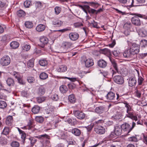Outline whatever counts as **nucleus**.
I'll use <instances>...</instances> for the list:
<instances>
[{
  "label": "nucleus",
  "instance_id": "nucleus-1",
  "mask_svg": "<svg viewBox=\"0 0 147 147\" xmlns=\"http://www.w3.org/2000/svg\"><path fill=\"white\" fill-rule=\"evenodd\" d=\"M140 51L139 46L136 43H133L130 48H128L123 52V55L124 57L131 60L136 57L137 54Z\"/></svg>",
  "mask_w": 147,
  "mask_h": 147
},
{
  "label": "nucleus",
  "instance_id": "nucleus-2",
  "mask_svg": "<svg viewBox=\"0 0 147 147\" xmlns=\"http://www.w3.org/2000/svg\"><path fill=\"white\" fill-rule=\"evenodd\" d=\"M19 134L21 135V140L22 144L26 143V141H29L30 145L33 146L35 144L37 140L36 139L33 138H26V133L20 129L19 128H18Z\"/></svg>",
  "mask_w": 147,
  "mask_h": 147
},
{
  "label": "nucleus",
  "instance_id": "nucleus-3",
  "mask_svg": "<svg viewBox=\"0 0 147 147\" xmlns=\"http://www.w3.org/2000/svg\"><path fill=\"white\" fill-rule=\"evenodd\" d=\"M134 15L135 16L132 18L131 22L132 24L135 26H139L141 25V21L139 17L147 19V16L138 13H134Z\"/></svg>",
  "mask_w": 147,
  "mask_h": 147
},
{
  "label": "nucleus",
  "instance_id": "nucleus-4",
  "mask_svg": "<svg viewBox=\"0 0 147 147\" xmlns=\"http://www.w3.org/2000/svg\"><path fill=\"white\" fill-rule=\"evenodd\" d=\"M136 125V123L133 122L132 123V126L126 123H125L121 125V128L123 131L126 132L127 134H128L134 127Z\"/></svg>",
  "mask_w": 147,
  "mask_h": 147
},
{
  "label": "nucleus",
  "instance_id": "nucleus-5",
  "mask_svg": "<svg viewBox=\"0 0 147 147\" xmlns=\"http://www.w3.org/2000/svg\"><path fill=\"white\" fill-rule=\"evenodd\" d=\"M35 126V125L34 124L33 120L32 119H30L28 122L27 125L21 128L24 129L30 130L32 132H34L36 130V129L34 128Z\"/></svg>",
  "mask_w": 147,
  "mask_h": 147
},
{
  "label": "nucleus",
  "instance_id": "nucleus-6",
  "mask_svg": "<svg viewBox=\"0 0 147 147\" xmlns=\"http://www.w3.org/2000/svg\"><path fill=\"white\" fill-rule=\"evenodd\" d=\"M117 97L115 98V94L111 91L108 92L107 94L105 96L107 100L108 101H115L117 100L118 101L119 99V97L120 96L119 94L117 93Z\"/></svg>",
  "mask_w": 147,
  "mask_h": 147
},
{
  "label": "nucleus",
  "instance_id": "nucleus-7",
  "mask_svg": "<svg viewBox=\"0 0 147 147\" xmlns=\"http://www.w3.org/2000/svg\"><path fill=\"white\" fill-rule=\"evenodd\" d=\"M48 108L47 109V114L49 115V117L47 116V122L50 123V120L52 121L53 119V117L52 115L53 114L54 107L51 105L48 106Z\"/></svg>",
  "mask_w": 147,
  "mask_h": 147
},
{
  "label": "nucleus",
  "instance_id": "nucleus-8",
  "mask_svg": "<svg viewBox=\"0 0 147 147\" xmlns=\"http://www.w3.org/2000/svg\"><path fill=\"white\" fill-rule=\"evenodd\" d=\"M73 43L71 42L64 41L62 44L61 49H64V50L61 51L62 53H65L67 52V49L72 47Z\"/></svg>",
  "mask_w": 147,
  "mask_h": 147
},
{
  "label": "nucleus",
  "instance_id": "nucleus-9",
  "mask_svg": "<svg viewBox=\"0 0 147 147\" xmlns=\"http://www.w3.org/2000/svg\"><path fill=\"white\" fill-rule=\"evenodd\" d=\"M10 62V57L7 55L3 56L1 59L0 64L3 66L8 65Z\"/></svg>",
  "mask_w": 147,
  "mask_h": 147
},
{
  "label": "nucleus",
  "instance_id": "nucleus-10",
  "mask_svg": "<svg viewBox=\"0 0 147 147\" xmlns=\"http://www.w3.org/2000/svg\"><path fill=\"white\" fill-rule=\"evenodd\" d=\"M73 113L75 116L79 119H83L86 116V114L83 112L79 110L74 111Z\"/></svg>",
  "mask_w": 147,
  "mask_h": 147
},
{
  "label": "nucleus",
  "instance_id": "nucleus-11",
  "mask_svg": "<svg viewBox=\"0 0 147 147\" xmlns=\"http://www.w3.org/2000/svg\"><path fill=\"white\" fill-rule=\"evenodd\" d=\"M115 82L119 84H122L124 83L123 78L121 75H117L113 77Z\"/></svg>",
  "mask_w": 147,
  "mask_h": 147
},
{
  "label": "nucleus",
  "instance_id": "nucleus-12",
  "mask_svg": "<svg viewBox=\"0 0 147 147\" xmlns=\"http://www.w3.org/2000/svg\"><path fill=\"white\" fill-rule=\"evenodd\" d=\"M94 131L96 133L99 134H102L105 132V128L101 125L94 126Z\"/></svg>",
  "mask_w": 147,
  "mask_h": 147
},
{
  "label": "nucleus",
  "instance_id": "nucleus-13",
  "mask_svg": "<svg viewBox=\"0 0 147 147\" xmlns=\"http://www.w3.org/2000/svg\"><path fill=\"white\" fill-rule=\"evenodd\" d=\"M70 39L73 41L77 40L79 37V34L76 32H71L69 34Z\"/></svg>",
  "mask_w": 147,
  "mask_h": 147
},
{
  "label": "nucleus",
  "instance_id": "nucleus-14",
  "mask_svg": "<svg viewBox=\"0 0 147 147\" xmlns=\"http://www.w3.org/2000/svg\"><path fill=\"white\" fill-rule=\"evenodd\" d=\"M128 83L129 86L130 87L135 86L137 84V80L135 76H131L128 79Z\"/></svg>",
  "mask_w": 147,
  "mask_h": 147
},
{
  "label": "nucleus",
  "instance_id": "nucleus-15",
  "mask_svg": "<svg viewBox=\"0 0 147 147\" xmlns=\"http://www.w3.org/2000/svg\"><path fill=\"white\" fill-rule=\"evenodd\" d=\"M36 138H38L40 140V142L42 144V146H46V134L37 136Z\"/></svg>",
  "mask_w": 147,
  "mask_h": 147
},
{
  "label": "nucleus",
  "instance_id": "nucleus-16",
  "mask_svg": "<svg viewBox=\"0 0 147 147\" xmlns=\"http://www.w3.org/2000/svg\"><path fill=\"white\" fill-rule=\"evenodd\" d=\"M106 110V107L105 106H101L96 107L95 109V112L99 114L102 113Z\"/></svg>",
  "mask_w": 147,
  "mask_h": 147
},
{
  "label": "nucleus",
  "instance_id": "nucleus-17",
  "mask_svg": "<svg viewBox=\"0 0 147 147\" xmlns=\"http://www.w3.org/2000/svg\"><path fill=\"white\" fill-rule=\"evenodd\" d=\"M134 110L133 111H131L128 113H126L125 117H128L130 118L131 119L134 120L135 121L138 120V118L137 116L134 115Z\"/></svg>",
  "mask_w": 147,
  "mask_h": 147
},
{
  "label": "nucleus",
  "instance_id": "nucleus-18",
  "mask_svg": "<svg viewBox=\"0 0 147 147\" xmlns=\"http://www.w3.org/2000/svg\"><path fill=\"white\" fill-rule=\"evenodd\" d=\"M123 131L121 125H119L118 124H116L115 126V132L117 136L120 135Z\"/></svg>",
  "mask_w": 147,
  "mask_h": 147
},
{
  "label": "nucleus",
  "instance_id": "nucleus-19",
  "mask_svg": "<svg viewBox=\"0 0 147 147\" xmlns=\"http://www.w3.org/2000/svg\"><path fill=\"white\" fill-rule=\"evenodd\" d=\"M84 62L85 64V66L87 68L90 67L94 65V60L91 58H88Z\"/></svg>",
  "mask_w": 147,
  "mask_h": 147
},
{
  "label": "nucleus",
  "instance_id": "nucleus-20",
  "mask_svg": "<svg viewBox=\"0 0 147 147\" xmlns=\"http://www.w3.org/2000/svg\"><path fill=\"white\" fill-rule=\"evenodd\" d=\"M97 63L98 66L101 68H105L107 65V62L102 59L99 60L98 61Z\"/></svg>",
  "mask_w": 147,
  "mask_h": 147
},
{
  "label": "nucleus",
  "instance_id": "nucleus-21",
  "mask_svg": "<svg viewBox=\"0 0 147 147\" xmlns=\"http://www.w3.org/2000/svg\"><path fill=\"white\" fill-rule=\"evenodd\" d=\"M68 100L69 102L71 104H74L77 102L76 98L74 94H71L68 96Z\"/></svg>",
  "mask_w": 147,
  "mask_h": 147
},
{
  "label": "nucleus",
  "instance_id": "nucleus-22",
  "mask_svg": "<svg viewBox=\"0 0 147 147\" xmlns=\"http://www.w3.org/2000/svg\"><path fill=\"white\" fill-rule=\"evenodd\" d=\"M100 51L102 54L109 57V59L110 57H111V55L112 52L108 49L105 48L103 49H100Z\"/></svg>",
  "mask_w": 147,
  "mask_h": 147
},
{
  "label": "nucleus",
  "instance_id": "nucleus-23",
  "mask_svg": "<svg viewBox=\"0 0 147 147\" xmlns=\"http://www.w3.org/2000/svg\"><path fill=\"white\" fill-rule=\"evenodd\" d=\"M40 40L41 43L40 46L42 48V50H45L44 48L45 46V44H46V37L44 36H42L40 38Z\"/></svg>",
  "mask_w": 147,
  "mask_h": 147
},
{
  "label": "nucleus",
  "instance_id": "nucleus-24",
  "mask_svg": "<svg viewBox=\"0 0 147 147\" xmlns=\"http://www.w3.org/2000/svg\"><path fill=\"white\" fill-rule=\"evenodd\" d=\"M13 121V119L12 116L9 115L6 118V123L8 126H11L12 124Z\"/></svg>",
  "mask_w": 147,
  "mask_h": 147
},
{
  "label": "nucleus",
  "instance_id": "nucleus-25",
  "mask_svg": "<svg viewBox=\"0 0 147 147\" xmlns=\"http://www.w3.org/2000/svg\"><path fill=\"white\" fill-rule=\"evenodd\" d=\"M72 134L76 136H79L81 134V131L77 128L73 129L71 131Z\"/></svg>",
  "mask_w": 147,
  "mask_h": 147
},
{
  "label": "nucleus",
  "instance_id": "nucleus-26",
  "mask_svg": "<svg viewBox=\"0 0 147 147\" xmlns=\"http://www.w3.org/2000/svg\"><path fill=\"white\" fill-rule=\"evenodd\" d=\"M123 103L125 105V107L126 109V112L127 113H128L131 111H133V109L132 108V106H131L127 102L125 101Z\"/></svg>",
  "mask_w": 147,
  "mask_h": 147
},
{
  "label": "nucleus",
  "instance_id": "nucleus-27",
  "mask_svg": "<svg viewBox=\"0 0 147 147\" xmlns=\"http://www.w3.org/2000/svg\"><path fill=\"white\" fill-rule=\"evenodd\" d=\"M6 82L8 86L10 87H12L15 84L14 80L11 78H8L6 81Z\"/></svg>",
  "mask_w": 147,
  "mask_h": 147
},
{
  "label": "nucleus",
  "instance_id": "nucleus-28",
  "mask_svg": "<svg viewBox=\"0 0 147 147\" xmlns=\"http://www.w3.org/2000/svg\"><path fill=\"white\" fill-rule=\"evenodd\" d=\"M109 59L111 62L115 70H116V71H118L119 69L118 67L117 64L115 60L112 57H110Z\"/></svg>",
  "mask_w": 147,
  "mask_h": 147
},
{
  "label": "nucleus",
  "instance_id": "nucleus-29",
  "mask_svg": "<svg viewBox=\"0 0 147 147\" xmlns=\"http://www.w3.org/2000/svg\"><path fill=\"white\" fill-rule=\"evenodd\" d=\"M22 50L23 52L28 51L31 48L29 45L24 43L21 45Z\"/></svg>",
  "mask_w": 147,
  "mask_h": 147
},
{
  "label": "nucleus",
  "instance_id": "nucleus-30",
  "mask_svg": "<svg viewBox=\"0 0 147 147\" xmlns=\"http://www.w3.org/2000/svg\"><path fill=\"white\" fill-rule=\"evenodd\" d=\"M67 67L64 65L59 66L57 68V71L59 72H63L67 70Z\"/></svg>",
  "mask_w": 147,
  "mask_h": 147
},
{
  "label": "nucleus",
  "instance_id": "nucleus-31",
  "mask_svg": "<svg viewBox=\"0 0 147 147\" xmlns=\"http://www.w3.org/2000/svg\"><path fill=\"white\" fill-rule=\"evenodd\" d=\"M66 121L71 125L74 126L77 124L78 121L76 119L68 118Z\"/></svg>",
  "mask_w": 147,
  "mask_h": 147
},
{
  "label": "nucleus",
  "instance_id": "nucleus-32",
  "mask_svg": "<svg viewBox=\"0 0 147 147\" xmlns=\"http://www.w3.org/2000/svg\"><path fill=\"white\" fill-rule=\"evenodd\" d=\"M52 22L53 24L54 25L55 27H60L63 23V22L61 20L57 19L54 20Z\"/></svg>",
  "mask_w": 147,
  "mask_h": 147
},
{
  "label": "nucleus",
  "instance_id": "nucleus-33",
  "mask_svg": "<svg viewBox=\"0 0 147 147\" xmlns=\"http://www.w3.org/2000/svg\"><path fill=\"white\" fill-rule=\"evenodd\" d=\"M139 34L142 37H145L147 36V31L144 29H140L139 30Z\"/></svg>",
  "mask_w": 147,
  "mask_h": 147
},
{
  "label": "nucleus",
  "instance_id": "nucleus-34",
  "mask_svg": "<svg viewBox=\"0 0 147 147\" xmlns=\"http://www.w3.org/2000/svg\"><path fill=\"white\" fill-rule=\"evenodd\" d=\"M10 45L12 49H15L19 47V44L18 42L13 41L11 42Z\"/></svg>",
  "mask_w": 147,
  "mask_h": 147
},
{
  "label": "nucleus",
  "instance_id": "nucleus-35",
  "mask_svg": "<svg viewBox=\"0 0 147 147\" xmlns=\"http://www.w3.org/2000/svg\"><path fill=\"white\" fill-rule=\"evenodd\" d=\"M82 3L84 4H87L94 8H97L98 7L99 5L97 3H95L93 2H87L86 1H84L82 2Z\"/></svg>",
  "mask_w": 147,
  "mask_h": 147
},
{
  "label": "nucleus",
  "instance_id": "nucleus-36",
  "mask_svg": "<svg viewBox=\"0 0 147 147\" xmlns=\"http://www.w3.org/2000/svg\"><path fill=\"white\" fill-rule=\"evenodd\" d=\"M40 110V107L36 105L34 106L32 109V112L35 114L38 113Z\"/></svg>",
  "mask_w": 147,
  "mask_h": 147
},
{
  "label": "nucleus",
  "instance_id": "nucleus-37",
  "mask_svg": "<svg viewBox=\"0 0 147 147\" xmlns=\"http://www.w3.org/2000/svg\"><path fill=\"white\" fill-rule=\"evenodd\" d=\"M45 28V26L43 24L38 25L36 28V30L39 32L43 31Z\"/></svg>",
  "mask_w": 147,
  "mask_h": 147
},
{
  "label": "nucleus",
  "instance_id": "nucleus-38",
  "mask_svg": "<svg viewBox=\"0 0 147 147\" xmlns=\"http://www.w3.org/2000/svg\"><path fill=\"white\" fill-rule=\"evenodd\" d=\"M68 88L67 87L64 85H62L60 86L59 90L62 93H66L68 91Z\"/></svg>",
  "mask_w": 147,
  "mask_h": 147
},
{
  "label": "nucleus",
  "instance_id": "nucleus-39",
  "mask_svg": "<svg viewBox=\"0 0 147 147\" xmlns=\"http://www.w3.org/2000/svg\"><path fill=\"white\" fill-rule=\"evenodd\" d=\"M138 45L142 47H145L147 46V40L143 39L140 42V45Z\"/></svg>",
  "mask_w": 147,
  "mask_h": 147
},
{
  "label": "nucleus",
  "instance_id": "nucleus-40",
  "mask_svg": "<svg viewBox=\"0 0 147 147\" xmlns=\"http://www.w3.org/2000/svg\"><path fill=\"white\" fill-rule=\"evenodd\" d=\"M132 25L130 22H127L125 23L123 25V28L124 30H130Z\"/></svg>",
  "mask_w": 147,
  "mask_h": 147
},
{
  "label": "nucleus",
  "instance_id": "nucleus-41",
  "mask_svg": "<svg viewBox=\"0 0 147 147\" xmlns=\"http://www.w3.org/2000/svg\"><path fill=\"white\" fill-rule=\"evenodd\" d=\"M26 14L25 11L21 9L18 10L17 12V15L20 17H24L26 15Z\"/></svg>",
  "mask_w": 147,
  "mask_h": 147
},
{
  "label": "nucleus",
  "instance_id": "nucleus-42",
  "mask_svg": "<svg viewBox=\"0 0 147 147\" xmlns=\"http://www.w3.org/2000/svg\"><path fill=\"white\" fill-rule=\"evenodd\" d=\"M25 26L27 28H31L33 26V24L31 22L27 21L25 22Z\"/></svg>",
  "mask_w": 147,
  "mask_h": 147
},
{
  "label": "nucleus",
  "instance_id": "nucleus-43",
  "mask_svg": "<svg viewBox=\"0 0 147 147\" xmlns=\"http://www.w3.org/2000/svg\"><path fill=\"white\" fill-rule=\"evenodd\" d=\"M21 95L24 97H28L30 95V93L27 90H23L21 92Z\"/></svg>",
  "mask_w": 147,
  "mask_h": 147
},
{
  "label": "nucleus",
  "instance_id": "nucleus-44",
  "mask_svg": "<svg viewBox=\"0 0 147 147\" xmlns=\"http://www.w3.org/2000/svg\"><path fill=\"white\" fill-rule=\"evenodd\" d=\"M34 59L33 58L30 59L27 63V66L28 67L32 68L34 65Z\"/></svg>",
  "mask_w": 147,
  "mask_h": 147
},
{
  "label": "nucleus",
  "instance_id": "nucleus-45",
  "mask_svg": "<svg viewBox=\"0 0 147 147\" xmlns=\"http://www.w3.org/2000/svg\"><path fill=\"white\" fill-rule=\"evenodd\" d=\"M88 24L90 26H92L93 28H100L98 26L97 23L94 20H93V21L91 23L88 22Z\"/></svg>",
  "mask_w": 147,
  "mask_h": 147
},
{
  "label": "nucleus",
  "instance_id": "nucleus-46",
  "mask_svg": "<svg viewBox=\"0 0 147 147\" xmlns=\"http://www.w3.org/2000/svg\"><path fill=\"white\" fill-rule=\"evenodd\" d=\"M7 143V139L4 137H0V144L2 145H6Z\"/></svg>",
  "mask_w": 147,
  "mask_h": 147
},
{
  "label": "nucleus",
  "instance_id": "nucleus-47",
  "mask_svg": "<svg viewBox=\"0 0 147 147\" xmlns=\"http://www.w3.org/2000/svg\"><path fill=\"white\" fill-rule=\"evenodd\" d=\"M38 94L40 96L44 94L45 92V90L42 86L40 87L38 89Z\"/></svg>",
  "mask_w": 147,
  "mask_h": 147
},
{
  "label": "nucleus",
  "instance_id": "nucleus-48",
  "mask_svg": "<svg viewBox=\"0 0 147 147\" xmlns=\"http://www.w3.org/2000/svg\"><path fill=\"white\" fill-rule=\"evenodd\" d=\"M35 120L37 122L40 123H42L43 122L44 119L41 116H36L35 117Z\"/></svg>",
  "mask_w": 147,
  "mask_h": 147
},
{
  "label": "nucleus",
  "instance_id": "nucleus-49",
  "mask_svg": "<svg viewBox=\"0 0 147 147\" xmlns=\"http://www.w3.org/2000/svg\"><path fill=\"white\" fill-rule=\"evenodd\" d=\"M7 105L5 102L3 100H0V108L4 109L6 108Z\"/></svg>",
  "mask_w": 147,
  "mask_h": 147
},
{
  "label": "nucleus",
  "instance_id": "nucleus-50",
  "mask_svg": "<svg viewBox=\"0 0 147 147\" xmlns=\"http://www.w3.org/2000/svg\"><path fill=\"white\" fill-rule=\"evenodd\" d=\"M122 114L119 112H118L115 115L113 116V118L114 119L117 120L122 119Z\"/></svg>",
  "mask_w": 147,
  "mask_h": 147
},
{
  "label": "nucleus",
  "instance_id": "nucleus-51",
  "mask_svg": "<svg viewBox=\"0 0 147 147\" xmlns=\"http://www.w3.org/2000/svg\"><path fill=\"white\" fill-rule=\"evenodd\" d=\"M144 80V79L141 76H138V85H142Z\"/></svg>",
  "mask_w": 147,
  "mask_h": 147
},
{
  "label": "nucleus",
  "instance_id": "nucleus-52",
  "mask_svg": "<svg viewBox=\"0 0 147 147\" xmlns=\"http://www.w3.org/2000/svg\"><path fill=\"white\" fill-rule=\"evenodd\" d=\"M104 122V120L102 119H101L95 121V122H94L93 123L94 125V126H98L99 125H101L100 124Z\"/></svg>",
  "mask_w": 147,
  "mask_h": 147
},
{
  "label": "nucleus",
  "instance_id": "nucleus-53",
  "mask_svg": "<svg viewBox=\"0 0 147 147\" xmlns=\"http://www.w3.org/2000/svg\"><path fill=\"white\" fill-rule=\"evenodd\" d=\"M24 5L25 7L28 8L32 5V3L30 1L26 0L24 3Z\"/></svg>",
  "mask_w": 147,
  "mask_h": 147
},
{
  "label": "nucleus",
  "instance_id": "nucleus-54",
  "mask_svg": "<svg viewBox=\"0 0 147 147\" xmlns=\"http://www.w3.org/2000/svg\"><path fill=\"white\" fill-rule=\"evenodd\" d=\"M137 4L138 6L144 5L143 4L145 2L146 0H136Z\"/></svg>",
  "mask_w": 147,
  "mask_h": 147
},
{
  "label": "nucleus",
  "instance_id": "nucleus-55",
  "mask_svg": "<svg viewBox=\"0 0 147 147\" xmlns=\"http://www.w3.org/2000/svg\"><path fill=\"white\" fill-rule=\"evenodd\" d=\"M51 98L55 101H57L59 99V96L58 94H55L51 96Z\"/></svg>",
  "mask_w": 147,
  "mask_h": 147
},
{
  "label": "nucleus",
  "instance_id": "nucleus-56",
  "mask_svg": "<svg viewBox=\"0 0 147 147\" xmlns=\"http://www.w3.org/2000/svg\"><path fill=\"white\" fill-rule=\"evenodd\" d=\"M71 30V27H67L65 28H64L63 29L61 30H54V31L56 32V31H58L59 32H61L62 33L66 31H70Z\"/></svg>",
  "mask_w": 147,
  "mask_h": 147
},
{
  "label": "nucleus",
  "instance_id": "nucleus-57",
  "mask_svg": "<svg viewBox=\"0 0 147 147\" xmlns=\"http://www.w3.org/2000/svg\"><path fill=\"white\" fill-rule=\"evenodd\" d=\"M88 12L90 14H96V10L90 8L89 7V8H88L87 9Z\"/></svg>",
  "mask_w": 147,
  "mask_h": 147
},
{
  "label": "nucleus",
  "instance_id": "nucleus-58",
  "mask_svg": "<svg viewBox=\"0 0 147 147\" xmlns=\"http://www.w3.org/2000/svg\"><path fill=\"white\" fill-rule=\"evenodd\" d=\"M94 127V125L93 123H91L90 125L87 126L86 127V128L87 129L88 131L90 132L93 127Z\"/></svg>",
  "mask_w": 147,
  "mask_h": 147
},
{
  "label": "nucleus",
  "instance_id": "nucleus-59",
  "mask_svg": "<svg viewBox=\"0 0 147 147\" xmlns=\"http://www.w3.org/2000/svg\"><path fill=\"white\" fill-rule=\"evenodd\" d=\"M128 141L131 142H138V140L136 136H132L128 138Z\"/></svg>",
  "mask_w": 147,
  "mask_h": 147
},
{
  "label": "nucleus",
  "instance_id": "nucleus-60",
  "mask_svg": "<svg viewBox=\"0 0 147 147\" xmlns=\"http://www.w3.org/2000/svg\"><path fill=\"white\" fill-rule=\"evenodd\" d=\"M58 136L61 139L65 140L67 138V136L63 132H61L60 134H59Z\"/></svg>",
  "mask_w": 147,
  "mask_h": 147
},
{
  "label": "nucleus",
  "instance_id": "nucleus-61",
  "mask_svg": "<svg viewBox=\"0 0 147 147\" xmlns=\"http://www.w3.org/2000/svg\"><path fill=\"white\" fill-rule=\"evenodd\" d=\"M11 145L12 147H19L20 144L18 142L14 141L11 143Z\"/></svg>",
  "mask_w": 147,
  "mask_h": 147
},
{
  "label": "nucleus",
  "instance_id": "nucleus-62",
  "mask_svg": "<svg viewBox=\"0 0 147 147\" xmlns=\"http://www.w3.org/2000/svg\"><path fill=\"white\" fill-rule=\"evenodd\" d=\"M27 80L29 83H33L34 82L35 79L32 77H28L27 78Z\"/></svg>",
  "mask_w": 147,
  "mask_h": 147
},
{
  "label": "nucleus",
  "instance_id": "nucleus-63",
  "mask_svg": "<svg viewBox=\"0 0 147 147\" xmlns=\"http://www.w3.org/2000/svg\"><path fill=\"white\" fill-rule=\"evenodd\" d=\"M113 53L115 57H119L120 55V52L119 50H114L113 52Z\"/></svg>",
  "mask_w": 147,
  "mask_h": 147
},
{
  "label": "nucleus",
  "instance_id": "nucleus-64",
  "mask_svg": "<svg viewBox=\"0 0 147 147\" xmlns=\"http://www.w3.org/2000/svg\"><path fill=\"white\" fill-rule=\"evenodd\" d=\"M68 86L70 89H73L76 88V85L73 83H71L68 84Z\"/></svg>",
  "mask_w": 147,
  "mask_h": 147
}]
</instances>
